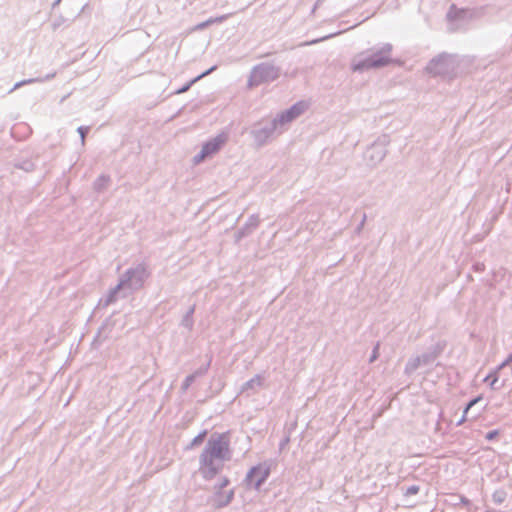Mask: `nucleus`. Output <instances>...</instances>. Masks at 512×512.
<instances>
[{"label": "nucleus", "instance_id": "obj_1", "mask_svg": "<svg viewBox=\"0 0 512 512\" xmlns=\"http://www.w3.org/2000/svg\"><path fill=\"white\" fill-rule=\"evenodd\" d=\"M231 451L227 433H213L199 456V472L202 477L212 480L230 460Z\"/></svg>", "mask_w": 512, "mask_h": 512}, {"label": "nucleus", "instance_id": "obj_2", "mask_svg": "<svg viewBox=\"0 0 512 512\" xmlns=\"http://www.w3.org/2000/svg\"><path fill=\"white\" fill-rule=\"evenodd\" d=\"M393 46L383 43L379 47H372L356 55L351 63L354 72H364L371 69L385 67L392 63Z\"/></svg>", "mask_w": 512, "mask_h": 512}, {"label": "nucleus", "instance_id": "obj_3", "mask_svg": "<svg viewBox=\"0 0 512 512\" xmlns=\"http://www.w3.org/2000/svg\"><path fill=\"white\" fill-rule=\"evenodd\" d=\"M281 69L272 62H262L252 67L247 80V87L254 88L271 83L280 76Z\"/></svg>", "mask_w": 512, "mask_h": 512}, {"label": "nucleus", "instance_id": "obj_4", "mask_svg": "<svg viewBox=\"0 0 512 512\" xmlns=\"http://www.w3.org/2000/svg\"><path fill=\"white\" fill-rule=\"evenodd\" d=\"M149 277V272L145 264H138L134 267L127 269L121 276L119 281L126 289L136 291L142 288L144 282Z\"/></svg>", "mask_w": 512, "mask_h": 512}, {"label": "nucleus", "instance_id": "obj_5", "mask_svg": "<svg viewBox=\"0 0 512 512\" xmlns=\"http://www.w3.org/2000/svg\"><path fill=\"white\" fill-rule=\"evenodd\" d=\"M250 134L258 146H263L278 134V129L272 120H262L252 127Z\"/></svg>", "mask_w": 512, "mask_h": 512}, {"label": "nucleus", "instance_id": "obj_6", "mask_svg": "<svg viewBox=\"0 0 512 512\" xmlns=\"http://www.w3.org/2000/svg\"><path fill=\"white\" fill-rule=\"evenodd\" d=\"M271 473V464L268 462L260 463L252 467L245 478L246 484L249 487H253L255 490H259L262 484L267 480Z\"/></svg>", "mask_w": 512, "mask_h": 512}, {"label": "nucleus", "instance_id": "obj_7", "mask_svg": "<svg viewBox=\"0 0 512 512\" xmlns=\"http://www.w3.org/2000/svg\"><path fill=\"white\" fill-rule=\"evenodd\" d=\"M230 480L227 477H222L220 482L214 485V494L212 496V505L215 508H223L228 506L234 498V489H230L227 492H223V489L227 487Z\"/></svg>", "mask_w": 512, "mask_h": 512}, {"label": "nucleus", "instance_id": "obj_8", "mask_svg": "<svg viewBox=\"0 0 512 512\" xmlns=\"http://www.w3.org/2000/svg\"><path fill=\"white\" fill-rule=\"evenodd\" d=\"M427 71L433 75H448L454 69L452 58L448 54H441L433 58L426 67Z\"/></svg>", "mask_w": 512, "mask_h": 512}, {"label": "nucleus", "instance_id": "obj_9", "mask_svg": "<svg viewBox=\"0 0 512 512\" xmlns=\"http://www.w3.org/2000/svg\"><path fill=\"white\" fill-rule=\"evenodd\" d=\"M387 143L388 141L386 140V137H384L383 140L378 139L368 148L366 152L367 157L373 164H378L385 158L387 154Z\"/></svg>", "mask_w": 512, "mask_h": 512}, {"label": "nucleus", "instance_id": "obj_10", "mask_svg": "<svg viewBox=\"0 0 512 512\" xmlns=\"http://www.w3.org/2000/svg\"><path fill=\"white\" fill-rule=\"evenodd\" d=\"M259 223V216L257 214L251 215L243 227H241L235 234L236 242H239L242 238L249 236L259 226Z\"/></svg>", "mask_w": 512, "mask_h": 512}, {"label": "nucleus", "instance_id": "obj_11", "mask_svg": "<svg viewBox=\"0 0 512 512\" xmlns=\"http://www.w3.org/2000/svg\"><path fill=\"white\" fill-rule=\"evenodd\" d=\"M122 289H125L123 287V285L121 284V282L119 281L118 284L109 290L108 294L104 297V298H101L99 300V303H98V307H103V308H106L108 307L110 304L116 302L117 300V295L118 293L122 290Z\"/></svg>", "mask_w": 512, "mask_h": 512}, {"label": "nucleus", "instance_id": "obj_12", "mask_svg": "<svg viewBox=\"0 0 512 512\" xmlns=\"http://www.w3.org/2000/svg\"><path fill=\"white\" fill-rule=\"evenodd\" d=\"M305 107L306 106L303 102H297L281 113L291 123L305 111Z\"/></svg>", "mask_w": 512, "mask_h": 512}, {"label": "nucleus", "instance_id": "obj_13", "mask_svg": "<svg viewBox=\"0 0 512 512\" xmlns=\"http://www.w3.org/2000/svg\"><path fill=\"white\" fill-rule=\"evenodd\" d=\"M223 143H224V138L222 136H217V137L207 141L206 143H204V145L202 146V149L208 156H211L219 151V149L221 148Z\"/></svg>", "mask_w": 512, "mask_h": 512}, {"label": "nucleus", "instance_id": "obj_14", "mask_svg": "<svg viewBox=\"0 0 512 512\" xmlns=\"http://www.w3.org/2000/svg\"><path fill=\"white\" fill-rule=\"evenodd\" d=\"M55 75H56V73L54 72L51 74H47L45 77H36V78L21 80L14 84V86L9 90V93H12L16 89H18L26 84H31V83H36V82H44V81L50 80V79L54 78Z\"/></svg>", "mask_w": 512, "mask_h": 512}, {"label": "nucleus", "instance_id": "obj_15", "mask_svg": "<svg viewBox=\"0 0 512 512\" xmlns=\"http://www.w3.org/2000/svg\"><path fill=\"white\" fill-rule=\"evenodd\" d=\"M217 66H212L211 68H209L208 70L204 71L203 73H201L200 75H198L197 77H195L194 79L190 80L189 82H187L186 84H184L181 88H179L176 93L177 94H182V93H185L187 92L190 87L195 83L197 82L199 79L209 75L211 72H213L214 70H216Z\"/></svg>", "mask_w": 512, "mask_h": 512}, {"label": "nucleus", "instance_id": "obj_16", "mask_svg": "<svg viewBox=\"0 0 512 512\" xmlns=\"http://www.w3.org/2000/svg\"><path fill=\"white\" fill-rule=\"evenodd\" d=\"M195 307V304L192 305L181 320V326L185 327L189 331H191L194 326L193 314L195 312Z\"/></svg>", "mask_w": 512, "mask_h": 512}, {"label": "nucleus", "instance_id": "obj_17", "mask_svg": "<svg viewBox=\"0 0 512 512\" xmlns=\"http://www.w3.org/2000/svg\"><path fill=\"white\" fill-rule=\"evenodd\" d=\"M262 385V378L260 375H255L250 380L246 381L241 388V392H245L247 390H254L256 387H260Z\"/></svg>", "mask_w": 512, "mask_h": 512}, {"label": "nucleus", "instance_id": "obj_18", "mask_svg": "<svg viewBox=\"0 0 512 512\" xmlns=\"http://www.w3.org/2000/svg\"><path fill=\"white\" fill-rule=\"evenodd\" d=\"M422 362H421V359L418 356L414 357V358H411L409 359V361L406 363V366H405V373L406 374H412L413 372H415L420 366H422Z\"/></svg>", "mask_w": 512, "mask_h": 512}, {"label": "nucleus", "instance_id": "obj_19", "mask_svg": "<svg viewBox=\"0 0 512 512\" xmlns=\"http://www.w3.org/2000/svg\"><path fill=\"white\" fill-rule=\"evenodd\" d=\"M110 181V178L109 176H106V175H100L95 181H94V189L97 191V192H101L103 191L104 189L107 188L108 186V183Z\"/></svg>", "mask_w": 512, "mask_h": 512}, {"label": "nucleus", "instance_id": "obj_20", "mask_svg": "<svg viewBox=\"0 0 512 512\" xmlns=\"http://www.w3.org/2000/svg\"><path fill=\"white\" fill-rule=\"evenodd\" d=\"M278 129V134H281L285 130V126L290 122L280 112L275 118L271 119Z\"/></svg>", "mask_w": 512, "mask_h": 512}, {"label": "nucleus", "instance_id": "obj_21", "mask_svg": "<svg viewBox=\"0 0 512 512\" xmlns=\"http://www.w3.org/2000/svg\"><path fill=\"white\" fill-rule=\"evenodd\" d=\"M437 356H438V353L436 351L425 352V353L419 355L423 365L432 364L436 360Z\"/></svg>", "mask_w": 512, "mask_h": 512}, {"label": "nucleus", "instance_id": "obj_22", "mask_svg": "<svg viewBox=\"0 0 512 512\" xmlns=\"http://www.w3.org/2000/svg\"><path fill=\"white\" fill-rule=\"evenodd\" d=\"M507 497V493L504 489H497L492 494V500L496 504H502Z\"/></svg>", "mask_w": 512, "mask_h": 512}, {"label": "nucleus", "instance_id": "obj_23", "mask_svg": "<svg viewBox=\"0 0 512 512\" xmlns=\"http://www.w3.org/2000/svg\"><path fill=\"white\" fill-rule=\"evenodd\" d=\"M484 382L487 383L491 389H493V390L498 389V387L496 386V383L498 382L497 372L489 373L484 378Z\"/></svg>", "mask_w": 512, "mask_h": 512}, {"label": "nucleus", "instance_id": "obj_24", "mask_svg": "<svg viewBox=\"0 0 512 512\" xmlns=\"http://www.w3.org/2000/svg\"><path fill=\"white\" fill-rule=\"evenodd\" d=\"M206 436H207V430L201 431L197 436H195L193 438V440L191 441L190 445L187 448L190 449V448H193L195 446H199L200 444L203 443V441L205 440Z\"/></svg>", "mask_w": 512, "mask_h": 512}, {"label": "nucleus", "instance_id": "obj_25", "mask_svg": "<svg viewBox=\"0 0 512 512\" xmlns=\"http://www.w3.org/2000/svg\"><path fill=\"white\" fill-rule=\"evenodd\" d=\"M227 18L226 15H223V16H220V17H216V18H209L208 20L202 22V23H199L197 25V28L198 29H203L205 27H207L208 25L212 24V23H216V22H222L223 20H225Z\"/></svg>", "mask_w": 512, "mask_h": 512}, {"label": "nucleus", "instance_id": "obj_26", "mask_svg": "<svg viewBox=\"0 0 512 512\" xmlns=\"http://www.w3.org/2000/svg\"><path fill=\"white\" fill-rule=\"evenodd\" d=\"M195 376L193 374L188 375L184 381L182 382L181 389L183 392L187 391L188 388L192 385V383L195 381Z\"/></svg>", "mask_w": 512, "mask_h": 512}, {"label": "nucleus", "instance_id": "obj_27", "mask_svg": "<svg viewBox=\"0 0 512 512\" xmlns=\"http://www.w3.org/2000/svg\"><path fill=\"white\" fill-rule=\"evenodd\" d=\"M209 367H210V361H208L205 365H202L201 367H199L192 374L195 376V378L201 377L207 373Z\"/></svg>", "mask_w": 512, "mask_h": 512}, {"label": "nucleus", "instance_id": "obj_28", "mask_svg": "<svg viewBox=\"0 0 512 512\" xmlns=\"http://www.w3.org/2000/svg\"><path fill=\"white\" fill-rule=\"evenodd\" d=\"M89 130H90L89 126H80V127H78L77 132L80 135L82 144L85 143V137H86L87 133L89 132Z\"/></svg>", "mask_w": 512, "mask_h": 512}, {"label": "nucleus", "instance_id": "obj_29", "mask_svg": "<svg viewBox=\"0 0 512 512\" xmlns=\"http://www.w3.org/2000/svg\"><path fill=\"white\" fill-rule=\"evenodd\" d=\"M207 157L209 156L204 152L203 149H201V151L193 157V162L194 164H199Z\"/></svg>", "mask_w": 512, "mask_h": 512}, {"label": "nucleus", "instance_id": "obj_30", "mask_svg": "<svg viewBox=\"0 0 512 512\" xmlns=\"http://www.w3.org/2000/svg\"><path fill=\"white\" fill-rule=\"evenodd\" d=\"M420 488L418 485H411L406 489L405 495L411 496L416 495L419 492Z\"/></svg>", "mask_w": 512, "mask_h": 512}, {"label": "nucleus", "instance_id": "obj_31", "mask_svg": "<svg viewBox=\"0 0 512 512\" xmlns=\"http://www.w3.org/2000/svg\"><path fill=\"white\" fill-rule=\"evenodd\" d=\"M66 19L63 16H59L57 19L54 20L52 24L53 30H57L62 24H64Z\"/></svg>", "mask_w": 512, "mask_h": 512}, {"label": "nucleus", "instance_id": "obj_32", "mask_svg": "<svg viewBox=\"0 0 512 512\" xmlns=\"http://www.w3.org/2000/svg\"><path fill=\"white\" fill-rule=\"evenodd\" d=\"M18 167L28 172L33 170L34 164L30 161H25L22 164L18 165Z\"/></svg>", "mask_w": 512, "mask_h": 512}, {"label": "nucleus", "instance_id": "obj_33", "mask_svg": "<svg viewBox=\"0 0 512 512\" xmlns=\"http://www.w3.org/2000/svg\"><path fill=\"white\" fill-rule=\"evenodd\" d=\"M498 435H499V431H498L497 429H495V430H491V431H489V432L485 435V438H486V440H488V441H492V440H494Z\"/></svg>", "mask_w": 512, "mask_h": 512}, {"label": "nucleus", "instance_id": "obj_34", "mask_svg": "<svg viewBox=\"0 0 512 512\" xmlns=\"http://www.w3.org/2000/svg\"><path fill=\"white\" fill-rule=\"evenodd\" d=\"M378 350H379V343H377L375 345V347L373 348L372 354L369 358L370 363L374 362L378 358Z\"/></svg>", "mask_w": 512, "mask_h": 512}, {"label": "nucleus", "instance_id": "obj_35", "mask_svg": "<svg viewBox=\"0 0 512 512\" xmlns=\"http://www.w3.org/2000/svg\"><path fill=\"white\" fill-rule=\"evenodd\" d=\"M452 9H453V6L451 7V9L449 10V12L447 13V17H448L450 20H454V19L459 18V16H458L457 14H458V13H462V12H463V10H460V11H458L457 13L453 14Z\"/></svg>", "mask_w": 512, "mask_h": 512}, {"label": "nucleus", "instance_id": "obj_36", "mask_svg": "<svg viewBox=\"0 0 512 512\" xmlns=\"http://www.w3.org/2000/svg\"><path fill=\"white\" fill-rule=\"evenodd\" d=\"M510 362H512V353L498 366V370L504 368L506 365H508Z\"/></svg>", "mask_w": 512, "mask_h": 512}, {"label": "nucleus", "instance_id": "obj_37", "mask_svg": "<svg viewBox=\"0 0 512 512\" xmlns=\"http://www.w3.org/2000/svg\"><path fill=\"white\" fill-rule=\"evenodd\" d=\"M365 221H366V214H364V215H363L361 222H360V223H359V225L357 226V228H356V231H357V232H360V231L362 230V228H363V226H364Z\"/></svg>", "mask_w": 512, "mask_h": 512}, {"label": "nucleus", "instance_id": "obj_38", "mask_svg": "<svg viewBox=\"0 0 512 512\" xmlns=\"http://www.w3.org/2000/svg\"><path fill=\"white\" fill-rule=\"evenodd\" d=\"M473 267H474V270L477 272H481L484 270V264H482V263H476L473 265Z\"/></svg>", "mask_w": 512, "mask_h": 512}, {"label": "nucleus", "instance_id": "obj_39", "mask_svg": "<svg viewBox=\"0 0 512 512\" xmlns=\"http://www.w3.org/2000/svg\"><path fill=\"white\" fill-rule=\"evenodd\" d=\"M481 400H482V396L479 395V396H477V397H475V398L470 400V405H476Z\"/></svg>", "mask_w": 512, "mask_h": 512}, {"label": "nucleus", "instance_id": "obj_40", "mask_svg": "<svg viewBox=\"0 0 512 512\" xmlns=\"http://www.w3.org/2000/svg\"><path fill=\"white\" fill-rule=\"evenodd\" d=\"M466 421V414H463L462 417L456 423V426L462 425Z\"/></svg>", "mask_w": 512, "mask_h": 512}, {"label": "nucleus", "instance_id": "obj_41", "mask_svg": "<svg viewBox=\"0 0 512 512\" xmlns=\"http://www.w3.org/2000/svg\"><path fill=\"white\" fill-rule=\"evenodd\" d=\"M474 405H470V401L466 404L465 408H464V411H463V414H466L468 413V411L473 407Z\"/></svg>", "mask_w": 512, "mask_h": 512}, {"label": "nucleus", "instance_id": "obj_42", "mask_svg": "<svg viewBox=\"0 0 512 512\" xmlns=\"http://www.w3.org/2000/svg\"><path fill=\"white\" fill-rule=\"evenodd\" d=\"M288 441H289L288 438H286L284 441H282L280 444V448H282Z\"/></svg>", "mask_w": 512, "mask_h": 512}, {"label": "nucleus", "instance_id": "obj_43", "mask_svg": "<svg viewBox=\"0 0 512 512\" xmlns=\"http://www.w3.org/2000/svg\"><path fill=\"white\" fill-rule=\"evenodd\" d=\"M60 2H61V0H55L52 6L56 7Z\"/></svg>", "mask_w": 512, "mask_h": 512}]
</instances>
